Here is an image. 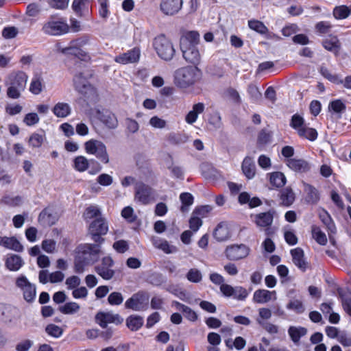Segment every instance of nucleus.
<instances>
[{
  "instance_id": "f257e3e1",
  "label": "nucleus",
  "mask_w": 351,
  "mask_h": 351,
  "mask_svg": "<svg viewBox=\"0 0 351 351\" xmlns=\"http://www.w3.org/2000/svg\"><path fill=\"white\" fill-rule=\"evenodd\" d=\"M199 42V34L197 32L190 31L184 33L180 38V45L182 56L184 60L195 66H197L201 60L197 45Z\"/></svg>"
},
{
  "instance_id": "f03ea898",
  "label": "nucleus",
  "mask_w": 351,
  "mask_h": 351,
  "mask_svg": "<svg viewBox=\"0 0 351 351\" xmlns=\"http://www.w3.org/2000/svg\"><path fill=\"white\" fill-rule=\"evenodd\" d=\"M27 80L28 75L23 71L10 73L5 79L7 97L12 99L20 98L26 88Z\"/></svg>"
},
{
  "instance_id": "7ed1b4c3",
  "label": "nucleus",
  "mask_w": 351,
  "mask_h": 351,
  "mask_svg": "<svg viewBox=\"0 0 351 351\" xmlns=\"http://www.w3.org/2000/svg\"><path fill=\"white\" fill-rule=\"evenodd\" d=\"M202 77V71L197 66H187L175 71L174 83L180 88H186L197 82Z\"/></svg>"
},
{
  "instance_id": "20e7f679",
  "label": "nucleus",
  "mask_w": 351,
  "mask_h": 351,
  "mask_svg": "<svg viewBox=\"0 0 351 351\" xmlns=\"http://www.w3.org/2000/svg\"><path fill=\"white\" fill-rule=\"evenodd\" d=\"M154 48L158 56L165 61H170L173 58L176 49L169 39L165 35L156 37L153 43Z\"/></svg>"
},
{
  "instance_id": "39448f33",
  "label": "nucleus",
  "mask_w": 351,
  "mask_h": 351,
  "mask_svg": "<svg viewBox=\"0 0 351 351\" xmlns=\"http://www.w3.org/2000/svg\"><path fill=\"white\" fill-rule=\"evenodd\" d=\"M42 31L48 35L60 36L69 31V26L62 18L51 16L42 27Z\"/></svg>"
},
{
  "instance_id": "423d86ee",
  "label": "nucleus",
  "mask_w": 351,
  "mask_h": 351,
  "mask_svg": "<svg viewBox=\"0 0 351 351\" xmlns=\"http://www.w3.org/2000/svg\"><path fill=\"white\" fill-rule=\"evenodd\" d=\"M156 191L143 182H138L134 186V200L143 205H147L156 201Z\"/></svg>"
},
{
  "instance_id": "0eeeda50",
  "label": "nucleus",
  "mask_w": 351,
  "mask_h": 351,
  "mask_svg": "<svg viewBox=\"0 0 351 351\" xmlns=\"http://www.w3.org/2000/svg\"><path fill=\"white\" fill-rule=\"evenodd\" d=\"M84 149L88 154L94 155L104 164L109 162V155L106 145L98 140L90 139L84 143Z\"/></svg>"
},
{
  "instance_id": "6e6552de",
  "label": "nucleus",
  "mask_w": 351,
  "mask_h": 351,
  "mask_svg": "<svg viewBox=\"0 0 351 351\" xmlns=\"http://www.w3.org/2000/svg\"><path fill=\"white\" fill-rule=\"evenodd\" d=\"M88 230L92 240L96 243H101L104 241L101 235H105L108 232V226L106 219L99 217L90 223Z\"/></svg>"
},
{
  "instance_id": "1a4fd4ad",
  "label": "nucleus",
  "mask_w": 351,
  "mask_h": 351,
  "mask_svg": "<svg viewBox=\"0 0 351 351\" xmlns=\"http://www.w3.org/2000/svg\"><path fill=\"white\" fill-rule=\"evenodd\" d=\"M16 287L23 293L24 300L27 302H32L36 295L35 285L31 283L24 275L19 276L15 282Z\"/></svg>"
},
{
  "instance_id": "9d476101",
  "label": "nucleus",
  "mask_w": 351,
  "mask_h": 351,
  "mask_svg": "<svg viewBox=\"0 0 351 351\" xmlns=\"http://www.w3.org/2000/svg\"><path fill=\"white\" fill-rule=\"evenodd\" d=\"M98 244L86 243L78 247L77 256L81 257L88 265L94 263L99 258L100 245Z\"/></svg>"
},
{
  "instance_id": "9b49d317",
  "label": "nucleus",
  "mask_w": 351,
  "mask_h": 351,
  "mask_svg": "<svg viewBox=\"0 0 351 351\" xmlns=\"http://www.w3.org/2000/svg\"><path fill=\"white\" fill-rule=\"evenodd\" d=\"M274 213L272 210L267 212L260 213L256 215H252V221L256 224V226L262 229H265V234L269 236L272 232L269 228L274 221Z\"/></svg>"
},
{
  "instance_id": "f8f14e48",
  "label": "nucleus",
  "mask_w": 351,
  "mask_h": 351,
  "mask_svg": "<svg viewBox=\"0 0 351 351\" xmlns=\"http://www.w3.org/2000/svg\"><path fill=\"white\" fill-rule=\"evenodd\" d=\"M250 252V248L245 244H236L228 246L225 250V255L230 261H239L246 258Z\"/></svg>"
},
{
  "instance_id": "ddd939ff",
  "label": "nucleus",
  "mask_w": 351,
  "mask_h": 351,
  "mask_svg": "<svg viewBox=\"0 0 351 351\" xmlns=\"http://www.w3.org/2000/svg\"><path fill=\"white\" fill-rule=\"evenodd\" d=\"M148 298L143 292H138L132 295L125 302V308L132 309L135 311H141L147 309Z\"/></svg>"
},
{
  "instance_id": "4468645a",
  "label": "nucleus",
  "mask_w": 351,
  "mask_h": 351,
  "mask_svg": "<svg viewBox=\"0 0 351 351\" xmlns=\"http://www.w3.org/2000/svg\"><path fill=\"white\" fill-rule=\"evenodd\" d=\"M95 117L109 129H115L118 126V120L114 113L106 109L95 108Z\"/></svg>"
},
{
  "instance_id": "2eb2a0df",
  "label": "nucleus",
  "mask_w": 351,
  "mask_h": 351,
  "mask_svg": "<svg viewBox=\"0 0 351 351\" xmlns=\"http://www.w3.org/2000/svg\"><path fill=\"white\" fill-rule=\"evenodd\" d=\"M113 265L112 258L109 256H105L102 258L101 263L95 267V269L97 274L103 279L108 280L112 279L115 274L112 269Z\"/></svg>"
},
{
  "instance_id": "dca6fc26",
  "label": "nucleus",
  "mask_w": 351,
  "mask_h": 351,
  "mask_svg": "<svg viewBox=\"0 0 351 351\" xmlns=\"http://www.w3.org/2000/svg\"><path fill=\"white\" fill-rule=\"evenodd\" d=\"M220 291L225 297H232L241 301L245 300L249 294L247 289L241 286L233 287L230 285H225L220 287Z\"/></svg>"
},
{
  "instance_id": "f3484780",
  "label": "nucleus",
  "mask_w": 351,
  "mask_h": 351,
  "mask_svg": "<svg viewBox=\"0 0 351 351\" xmlns=\"http://www.w3.org/2000/svg\"><path fill=\"white\" fill-rule=\"evenodd\" d=\"M96 322L103 328H106L108 324H121L123 319L119 315L112 312H99L95 315Z\"/></svg>"
},
{
  "instance_id": "a211bd4d",
  "label": "nucleus",
  "mask_w": 351,
  "mask_h": 351,
  "mask_svg": "<svg viewBox=\"0 0 351 351\" xmlns=\"http://www.w3.org/2000/svg\"><path fill=\"white\" fill-rule=\"evenodd\" d=\"M90 162L93 163H95L97 166V169L95 171H90V174H95L97 172H99L101 169V166L95 160H88L84 156H78L73 159V167L74 169L78 172H84L88 169Z\"/></svg>"
},
{
  "instance_id": "6ab92c4d",
  "label": "nucleus",
  "mask_w": 351,
  "mask_h": 351,
  "mask_svg": "<svg viewBox=\"0 0 351 351\" xmlns=\"http://www.w3.org/2000/svg\"><path fill=\"white\" fill-rule=\"evenodd\" d=\"M182 4V0H162L160 8L164 14L173 16L181 10Z\"/></svg>"
},
{
  "instance_id": "aec40b11",
  "label": "nucleus",
  "mask_w": 351,
  "mask_h": 351,
  "mask_svg": "<svg viewBox=\"0 0 351 351\" xmlns=\"http://www.w3.org/2000/svg\"><path fill=\"white\" fill-rule=\"evenodd\" d=\"M140 56V49L134 47L125 53L117 56L114 58V61L122 64L135 63L139 60Z\"/></svg>"
},
{
  "instance_id": "412c9836",
  "label": "nucleus",
  "mask_w": 351,
  "mask_h": 351,
  "mask_svg": "<svg viewBox=\"0 0 351 351\" xmlns=\"http://www.w3.org/2000/svg\"><path fill=\"white\" fill-rule=\"evenodd\" d=\"M60 51L64 55L73 56L84 61L90 59L88 53L75 45L72 41L70 42L68 47L61 49Z\"/></svg>"
},
{
  "instance_id": "4be33fe9",
  "label": "nucleus",
  "mask_w": 351,
  "mask_h": 351,
  "mask_svg": "<svg viewBox=\"0 0 351 351\" xmlns=\"http://www.w3.org/2000/svg\"><path fill=\"white\" fill-rule=\"evenodd\" d=\"M0 246L17 252H23V246L15 237H1Z\"/></svg>"
},
{
  "instance_id": "5701e85b",
  "label": "nucleus",
  "mask_w": 351,
  "mask_h": 351,
  "mask_svg": "<svg viewBox=\"0 0 351 351\" xmlns=\"http://www.w3.org/2000/svg\"><path fill=\"white\" fill-rule=\"evenodd\" d=\"M287 165L292 171L299 173H305L310 170V164L304 159L289 158L287 160Z\"/></svg>"
},
{
  "instance_id": "b1692460",
  "label": "nucleus",
  "mask_w": 351,
  "mask_h": 351,
  "mask_svg": "<svg viewBox=\"0 0 351 351\" xmlns=\"http://www.w3.org/2000/svg\"><path fill=\"white\" fill-rule=\"evenodd\" d=\"M58 220V217L53 210L49 208L43 209L39 216L38 221L44 226H51L56 223Z\"/></svg>"
},
{
  "instance_id": "393cba45",
  "label": "nucleus",
  "mask_w": 351,
  "mask_h": 351,
  "mask_svg": "<svg viewBox=\"0 0 351 351\" xmlns=\"http://www.w3.org/2000/svg\"><path fill=\"white\" fill-rule=\"evenodd\" d=\"M213 237L217 241H224L230 237V232L226 223L221 222L215 228Z\"/></svg>"
},
{
  "instance_id": "a878e982",
  "label": "nucleus",
  "mask_w": 351,
  "mask_h": 351,
  "mask_svg": "<svg viewBox=\"0 0 351 351\" xmlns=\"http://www.w3.org/2000/svg\"><path fill=\"white\" fill-rule=\"evenodd\" d=\"M24 265L22 258L17 254H8L5 260V266L12 271H19Z\"/></svg>"
},
{
  "instance_id": "bb28decb",
  "label": "nucleus",
  "mask_w": 351,
  "mask_h": 351,
  "mask_svg": "<svg viewBox=\"0 0 351 351\" xmlns=\"http://www.w3.org/2000/svg\"><path fill=\"white\" fill-rule=\"evenodd\" d=\"M322 46L328 51L337 56L341 49V43L335 36L326 38L322 42Z\"/></svg>"
},
{
  "instance_id": "cd10ccee",
  "label": "nucleus",
  "mask_w": 351,
  "mask_h": 351,
  "mask_svg": "<svg viewBox=\"0 0 351 351\" xmlns=\"http://www.w3.org/2000/svg\"><path fill=\"white\" fill-rule=\"evenodd\" d=\"M205 109V105L203 103H197L193 106L192 110H190L185 117V121L190 125L193 124L197 119L198 115L202 114Z\"/></svg>"
},
{
  "instance_id": "c85d7f7f",
  "label": "nucleus",
  "mask_w": 351,
  "mask_h": 351,
  "mask_svg": "<svg viewBox=\"0 0 351 351\" xmlns=\"http://www.w3.org/2000/svg\"><path fill=\"white\" fill-rule=\"evenodd\" d=\"M88 75H84V73L80 72L77 74H75L73 77V83L75 89L81 93H85L86 90L88 88L90 84L87 80V76Z\"/></svg>"
},
{
  "instance_id": "c756f323",
  "label": "nucleus",
  "mask_w": 351,
  "mask_h": 351,
  "mask_svg": "<svg viewBox=\"0 0 351 351\" xmlns=\"http://www.w3.org/2000/svg\"><path fill=\"white\" fill-rule=\"evenodd\" d=\"M171 306L175 307L178 311H181L184 314V317L189 321L195 322L197 319V313L190 307L178 301H173Z\"/></svg>"
},
{
  "instance_id": "7c9ffc66",
  "label": "nucleus",
  "mask_w": 351,
  "mask_h": 351,
  "mask_svg": "<svg viewBox=\"0 0 351 351\" xmlns=\"http://www.w3.org/2000/svg\"><path fill=\"white\" fill-rule=\"evenodd\" d=\"M242 171L247 179H252L256 174V166L252 158L246 156L241 165Z\"/></svg>"
},
{
  "instance_id": "2f4dec72",
  "label": "nucleus",
  "mask_w": 351,
  "mask_h": 351,
  "mask_svg": "<svg viewBox=\"0 0 351 351\" xmlns=\"http://www.w3.org/2000/svg\"><path fill=\"white\" fill-rule=\"evenodd\" d=\"M291 254L293 263L302 271H305L306 269V263L304 258V251L297 247L291 250Z\"/></svg>"
},
{
  "instance_id": "473e14b6",
  "label": "nucleus",
  "mask_w": 351,
  "mask_h": 351,
  "mask_svg": "<svg viewBox=\"0 0 351 351\" xmlns=\"http://www.w3.org/2000/svg\"><path fill=\"white\" fill-rule=\"evenodd\" d=\"M45 139L46 136L45 131L39 130L30 135L28 140L29 146L32 148H39L42 146Z\"/></svg>"
},
{
  "instance_id": "72a5a7b5",
  "label": "nucleus",
  "mask_w": 351,
  "mask_h": 351,
  "mask_svg": "<svg viewBox=\"0 0 351 351\" xmlns=\"http://www.w3.org/2000/svg\"><path fill=\"white\" fill-rule=\"evenodd\" d=\"M16 311V308L1 303L0 304V318L5 323H10Z\"/></svg>"
},
{
  "instance_id": "f704fd0d",
  "label": "nucleus",
  "mask_w": 351,
  "mask_h": 351,
  "mask_svg": "<svg viewBox=\"0 0 351 351\" xmlns=\"http://www.w3.org/2000/svg\"><path fill=\"white\" fill-rule=\"evenodd\" d=\"M52 112L58 118H65L71 112V108L69 104L58 102L53 108Z\"/></svg>"
},
{
  "instance_id": "c9c22d12",
  "label": "nucleus",
  "mask_w": 351,
  "mask_h": 351,
  "mask_svg": "<svg viewBox=\"0 0 351 351\" xmlns=\"http://www.w3.org/2000/svg\"><path fill=\"white\" fill-rule=\"evenodd\" d=\"M307 333V329L302 326H290L288 329V334L292 341L297 344L300 338L305 336Z\"/></svg>"
},
{
  "instance_id": "e433bc0d",
  "label": "nucleus",
  "mask_w": 351,
  "mask_h": 351,
  "mask_svg": "<svg viewBox=\"0 0 351 351\" xmlns=\"http://www.w3.org/2000/svg\"><path fill=\"white\" fill-rule=\"evenodd\" d=\"M272 293L275 294V291H270L266 289H258L253 295V300L256 303L264 304L271 300Z\"/></svg>"
},
{
  "instance_id": "4c0bfd02",
  "label": "nucleus",
  "mask_w": 351,
  "mask_h": 351,
  "mask_svg": "<svg viewBox=\"0 0 351 351\" xmlns=\"http://www.w3.org/2000/svg\"><path fill=\"white\" fill-rule=\"evenodd\" d=\"M143 317L137 315H130L126 319V326L132 331L138 330L143 326Z\"/></svg>"
},
{
  "instance_id": "58836bf2",
  "label": "nucleus",
  "mask_w": 351,
  "mask_h": 351,
  "mask_svg": "<svg viewBox=\"0 0 351 351\" xmlns=\"http://www.w3.org/2000/svg\"><path fill=\"white\" fill-rule=\"evenodd\" d=\"M43 80L41 75H34L29 84V91L34 95H39L43 89Z\"/></svg>"
},
{
  "instance_id": "ea45409f",
  "label": "nucleus",
  "mask_w": 351,
  "mask_h": 351,
  "mask_svg": "<svg viewBox=\"0 0 351 351\" xmlns=\"http://www.w3.org/2000/svg\"><path fill=\"white\" fill-rule=\"evenodd\" d=\"M80 309V306L75 302H66L58 307V311L64 315H73L77 313Z\"/></svg>"
},
{
  "instance_id": "a19ab883",
  "label": "nucleus",
  "mask_w": 351,
  "mask_h": 351,
  "mask_svg": "<svg viewBox=\"0 0 351 351\" xmlns=\"http://www.w3.org/2000/svg\"><path fill=\"white\" fill-rule=\"evenodd\" d=\"M282 204L286 206L291 205L295 200V194L290 187H286L280 192Z\"/></svg>"
},
{
  "instance_id": "79ce46f5",
  "label": "nucleus",
  "mask_w": 351,
  "mask_h": 351,
  "mask_svg": "<svg viewBox=\"0 0 351 351\" xmlns=\"http://www.w3.org/2000/svg\"><path fill=\"white\" fill-rule=\"evenodd\" d=\"M270 183L277 188L282 187L285 185L287 179L284 173L276 171L270 174Z\"/></svg>"
},
{
  "instance_id": "37998d69",
  "label": "nucleus",
  "mask_w": 351,
  "mask_h": 351,
  "mask_svg": "<svg viewBox=\"0 0 351 351\" xmlns=\"http://www.w3.org/2000/svg\"><path fill=\"white\" fill-rule=\"evenodd\" d=\"M298 134L304 138L308 139L311 141H314L317 139L318 134L315 129L308 128L306 125L300 129Z\"/></svg>"
},
{
  "instance_id": "c03bdc74",
  "label": "nucleus",
  "mask_w": 351,
  "mask_h": 351,
  "mask_svg": "<svg viewBox=\"0 0 351 351\" xmlns=\"http://www.w3.org/2000/svg\"><path fill=\"white\" fill-rule=\"evenodd\" d=\"M319 218L330 233L335 234L336 232L335 225L327 211L325 210H322L319 213Z\"/></svg>"
},
{
  "instance_id": "a18cd8bd",
  "label": "nucleus",
  "mask_w": 351,
  "mask_h": 351,
  "mask_svg": "<svg viewBox=\"0 0 351 351\" xmlns=\"http://www.w3.org/2000/svg\"><path fill=\"white\" fill-rule=\"evenodd\" d=\"M304 191L306 193V199L308 202L315 204L319 199L318 191L311 184L304 185Z\"/></svg>"
},
{
  "instance_id": "49530a36",
  "label": "nucleus",
  "mask_w": 351,
  "mask_h": 351,
  "mask_svg": "<svg viewBox=\"0 0 351 351\" xmlns=\"http://www.w3.org/2000/svg\"><path fill=\"white\" fill-rule=\"evenodd\" d=\"M350 13L351 10L344 5L335 7L332 11L333 16L337 20H342L348 18Z\"/></svg>"
},
{
  "instance_id": "de8ad7c7",
  "label": "nucleus",
  "mask_w": 351,
  "mask_h": 351,
  "mask_svg": "<svg viewBox=\"0 0 351 351\" xmlns=\"http://www.w3.org/2000/svg\"><path fill=\"white\" fill-rule=\"evenodd\" d=\"M89 5L82 0H74L72 3L73 11L80 16L88 13Z\"/></svg>"
},
{
  "instance_id": "09e8293b",
  "label": "nucleus",
  "mask_w": 351,
  "mask_h": 351,
  "mask_svg": "<svg viewBox=\"0 0 351 351\" xmlns=\"http://www.w3.org/2000/svg\"><path fill=\"white\" fill-rule=\"evenodd\" d=\"M166 291L172 293L182 301H187V293L176 285H169L165 288Z\"/></svg>"
},
{
  "instance_id": "8fccbe9b",
  "label": "nucleus",
  "mask_w": 351,
  "mask_h": 351,
  "mask_svg": "<svg viewBox=\"0 0 351 351\" xmlns=\"http://www.w3.org/2000/svg\"><path fill=\"white\" fill-rule=\"evenodd\" d=\"M313 238L321 245H325L327 243V238L324 232L319 227L313 226L311 228Z\"/></svg>"
},
{
  "instance_id": "3c124183",
  "label": "nucleus",
  "mask_w": 351,
  "mask_h": 351,
  "mask_svg": "<svg viewBox=\"0 0 351 351\" xmlns=\"http://www.w3.org/2000/svg\"><path fill=\"white\" fill-rule=\"evenodd\" d=\"M180 199L182 202L181 211L182 213L187 212L189 206L193 203V197L189 193H182L180 195Z\"/></svg>"
},
{
  "instance_id": "603ef678",
  "label": "nucleus",
  "mask_w": 351,
  "mask_h": 351,
  "mask_svg": "<svg viewBox=\"0 0 351 351\" xmlns=\"http://www.w3.org/2000/svg\"><path fill=\"white\" fill-rule=\"evenodd\" d=\"M248 26L251 29L261 34H266L268 32V29L264 23L258 20H250Z\"/></svg>"
},
{
  "instance_id": "864d4df0",
  "label": "nucleus",
  "mask_w": 351,
  "mask_h": 351,
  "mask_svg": "<svg viewBox=\"0 0 351 351\" xmlns=\"http://www.w3.org/2000/svg\"><path fill=\"white\" fill-rule=\"evenodd\" d=\"M319 71L322 75L330 82L339 85V83L341 82V77L339 75L331 73L330 71L325 66H321Z\"/></svg>"
},
{
  "instance_id": "5fc2aeb1",
  "label": "nucleus",
  "mask_w": 351,
  "mask_h": 351,
  "mask_svg": "<svg viewBox=\"0 0 351 351\" xmlns=\"http://www.w3.org/2000/svg\"><path fill=\"white\" fill-rule=\"evenodd\" d=\"M147 281L155 287H159L165 282L166 280L162 274L154 272L147 276Z\"/></svg>"
},
{
  "instance_id": "6e6d98bb",
  "label": "nucleus",
  "mask_w": 351,
  "mask_h": 351,
  "mask_svg": "<svg viewBox=\"0 0 351 351\" xmlns=\"http://www.w3.org/2000/svg\"><path fill=\"white\" fill-rule=\"evenodd\" d=\"M338 294L343 310L348 315L351 316V298L346 296L342 289H338Z\"/></svg>"
},
{
  "instance_id": "4d7b16f0",
  "label": "nucleus",
  "mask_w": 351,
  "mask_h": 351,
  "mask_svg": "<svg viewBox=\"0 0 351 351\" xmlns=\"http://www.w3.org/2000/svg\"><path fill=\"white\" fill-rule=\"evenodd\" d=\"M287 308L291 310L296 313L301 314L304 312L305 308L302 302L300 300H291L287 304Z\"/></svg>"
},
{
  "instance_id": "13d9d810",
  "label": "nucleus",
  "mask_w": 351,
  "mask_h": 351,
  "mask_svg": "<svg viewBox=\"0 0 351 351\" xmlns=\"http://www.w3.org/2000/svg\"><path fill=\"white\" fill-rule=\"evenodd\" d=\"M332 27V24L326 21L318 22L315 27L316 32L321 35L330 33Z\"/></svg>"
},
{
  "instance_id": "bf43d9fd",
  "label": "nucleus",
  "mask_w": 351,
  "mask_h": 351,
  "mask_svg": "<svg viewBox=\"0 0 351 351\" xmlns=\"http://www.w3.org/2000/svg\"><path fill=\"white\" fill-rule=\"evenodd\" d=\"M186 277L189 281L193 283H198L202 280V274L201 271L196 268L189 269Z\"/></svg>"
},
{
  "instance_id": "052dcab7",
  "label": "nucleus",
  "mask_w": 351,
  "mask_h": 351,
  "mask_svg": "<svg viewBox=\"0 0 351 351\" xmlns=\"http://www.w3.org/2000/svg\"><path fill=\"white\" fill-rule=\"evenodd\" d=\"M99 3V14L102 19H106L110 15L109 1L98 0Z\"/></svg>"
},
{
  "instance_id": "680f3d73",
  "label": "nucleus",
  "mask_w": 351,
  "mask_h": 351,
  "mask_svg": "<svg viewBox=\"0 0 351 351\" xmlns=\"http://www.w3.org/2000/svg\"><path fill=\"white\" fill-rule=\"evenodd\" d=\"M304 124V120L303 117H302L300 115L295 114H293L291 117V122H290V126L295 130L297 132L302 129Z\"/></svg>"
},
{
  "instance_id": "e2e57ef3",
  "label": "nucleus",
  "mask_w": 351,
  "mask_h": 351,
  "mask_svg": "<svg viewBox=\"0 0 351 351\" xmlns=\"http://www.w3.org/2000/svg\"><path fill=\"white\" fill-rule=\"evenodd\" d=\"M247 93L253 102H258L262 97L261 93L259 91L258 88L254 84H250L248 86Z\"/></svg>"
},
{
  "instance_id": "0e129e2a",
  "label": "nucleus",
  "mask_w": 351,
  "mask_h": 351,
  "mask_svg": "<svg viewBox=\"0 0 351 351\" xmlns=\"http://www.w3.org/2000/svg\"><path fill=\"white\" fill-rule=\"evenodd\" d=\"M85 219H91L93 218H98L101 216V211L98 207L95 206H90L88 207L84 214Z\"/></svg>"
},
{
  "instance_id": "69168bd1",
  "label": "nucleus",
  "mask_w": 351,
  "mask_h": 351,
  "mask_svg": "<svg viewBox=\"0 0 351 351\" xmlns=\"http://www.w3.org/2000/svg\"><path fill=\"white\" fill-rule=\"evenodd\" d=\"M23 202V199L21 196H15V197H10L9 195L4 196L2 199L1 202L10 206H16L20 205Z\"/></svg>"
},
{
  "instance_id": "338daca9",
  "label": "nucleus",
  "mask_w": 351,
  "mask_h": 351,
  "mask_svg": "<svg viewBox=\"0 0 351 351\" xmlns=\"http://www.w3.org/2000/svg\"><path fill=\"white\" fill-rule=\"evenodd\" d=\"M328 108L336 113H341L346 107L341 99H336L330 102Z\"/></svg>"
},
{
  "instance_id": "774afa93",
  "label": "nucleus",
  "mask_w": 351,
  "mask_h": 351,
  "mask_svg": "<svg viewBox=\"0 0 351 351\" xmlns=\"http://www.w3.org/2000/svg\"><path fill=\"white\" fill-rule=\"evenodd\" d=\"M123 301V297L120 292H112L108 298V302L110 305H120Z\"/></svg>"
}]
</instances>
